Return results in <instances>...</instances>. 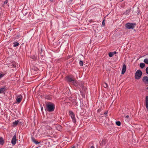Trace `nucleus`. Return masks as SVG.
Returning <instances> with one entry per match:
<instances>
[{"mask_svg":"<svg viewBox=\"0 0 148 148\" xmlns=\"http://www.w3.org/2000/svg\"><path fill=\"white\" fill-rule=\"evenodd\" d=\"M142 74V72L140 70H138L136 72L135 78L136 79H139L140 78Z\"/></svg>","mask_w":148,"mask_h":148,"instance_id":"f257e3e1","label":"nucleus"},{"mask_svg":"<svg viewBox=\"0 0 148 148\" xmlns=\"http://www.w3.org/2000/svg\"><path fill=\"white\" fill-rule=\"evenodd\" d=\"M136 24L132 23H127L125 25V27L128 29H133L135 27Z\"/></svg>","mask_w":148,"mask_h":148,"instance_id":"f03ea898","label":"nucleus"},{"mask_svg":"<svg viewBox=\"0 0 148 148\" xmlns=\"http://www.w3.org/2000/svg\"><path fill=\"white\" fill-rule=\"evenodd\" d=\"M47 110L49 112H52L54 110L55 106L53 104H47Z\"/></svg>","mask_w":148,"mask_h":148,"instance_id":"7ed1b4c3","label":"nucleus"},{"mask_svg":"<svg viewBox=\"0 0 148 148\" xmlns=\"http://www.w3.org/2000/svg\"><path fill=\"white\" fill-rule=\"evenodd\" d=\"M74 81L75 82L74 83H72V84L74 85L76 87H79V86H80L82 88L83 87V85L82 83V82H80V83H79L77 82L76 81V80H74Z\"/></svg>","mask_w":148,"mask_h":148,"instance_id":"20e7f679","label":"nucleus"},{"mask_svg":"<svg viewBox=\"0 0 148 148\" xmlns=\"http://www.w3.org/2000/svg\"><path fill=\"white\" fill-rule=\"evenodd\" d=\"M70 115L72 119L73 122L74 123L76 122V120L75 117V116L74 113L72 111H70Z\"/></svg>","mask_w":148,"mask_h":148,"instance_id":"39448f33","label":"nucleus"},{"mask_svg":"<svg viewBox=\"0 0 148 148\" xmlns=\"http://www.w3.org/2000/svg\"><path fill=\"white\" fill-rule=\"evenodd\" d=\"M23 97L21 95H19L18 96L16 100V102L17 103H19L22 99Z\"/></svg>","mask_w":148,"mask_h":148,"instance_id":"423d86ee","label":"nucleus"},{"mask_svg":"<svg viewBox=\"0 0 148 148\" xmlns=\"http://www.w3.org/2000/svg\"><path fill=\"white\" fill-rule=\"evenodd\" d=\"M16 136L15 134L14 136L11 140V143L13 145H15L16 144Z\"/></svg>","mask_w":148,"mask_h":148,"instance_id":"0eeeda50","label":"nucleus"},{"mask_svg":"<svg viewBox=\"0 0 148 148\" xmlns=\"http://www.w3.org/2000/svg\"><path fill=\"white\" fill-rule=\"evenodd\" d=\"M143 81L145 84H148V77L145 76L143 77Z\"/></svg>","mask_w":148,"mask_h":148,"instance_id":"6e6552de","label":"nucleus"},{"mask_svg":"<svg viewBox=\"0 0 148 148\" xmlns=\"http://www.w3.org/2000/svg\"><path fill=\"white\" fill-rule=\"evenodd\" d=\"M66 80L67 81L69 82H71V84L72 83H74L75 82L72 78L69 76H67L66 77Z\"/></svg>","mask_w":148,"mask_h":148,"instance_id":"1a4fd4ad","label":"nucleus"},{"mask_svg":"<svg viewBox=\"0 0 148 148\" xmlns=\"http://www.w3.org/2000/svg\"><path fill=\"white\" fill-rule=\"evenodd\" d=\"M126 69V66L125 64H123L122 69V74H123L125 72Z\"/></svg>","mask_w":148,"mask_h":148,"instance_id":"9d476101","label":"nucleus"},{"mask_svg":"<svg viewBox=\"0 0 148 148\" xmlns=\"http://www.w3.org/2000/svg\"><path fill=\"white\" fill-rule=\"evenodd\" d=\"M20 122L18 120H17L15 121L12 124L13 126L14 127L16 126L18 124L20 123Z\"/></svg>","mask_w":148,"mask_h":148,"instance_id":"9b49d317","label":"nucleus"},{"mask_svg":"<svg viewBox=\"0 0 148 148\" xmlns=\"http://www.w3.org/2000/svg\"><path fill=\"white\" fill-rule=\"evenodd\" d=\"M145 106L147 109L148 110V96H146L145 98Z\"/></svg>","mask_w":148,"mask_h":148,"instance_id":"f8f14e48","label":"nucleus"},{"mask_svg":"<svg viewBox=\"0 0 148 148\" xmlns=\"http://www.w3.org/2000/svg\"><path fill=\"white\" fill-rule=\"evenodd\" d=\"M116 53H117V52L116 51H114L113 52H110L108 54L109 56V57H112L115 54H116Z\"/></svg>","mask_w":148,"mask_h":148,"instance_id":"ddd939ff","label":"nucleus"},{"mask_svg":"<svg viewBox=\"0 0 148 148\" xmlns=\"http://www.w3.org/2000/svg\"><path fill=\"white\" fill-rule=\"evenodd\" d=\"M56 129L58 131H60L62 129V127L60 125H57L56 126Z\"/></svg>","mask_w":148,"mask_h":148,"instance_id":"4468645a","label":"nucleus"},{"mask_svg":"<svg viewBox=\"0 0 148 148\" xmlns=\"http://www.w3.org/2000/svg\"><path fill=\"white\" fill-rule=\"evenodd\" d=\"M5 91V88L4 87L0 88V93H3Z\"/></svg>","mask_w":148,"mask_h":148,"instance_id":"2eb2a0df","label":"nucleus"},{"mask_svg":"<svg viewBox=\"0 0 148 148\" xmlns=\"http://www.w3.org/2000/svg\"><path fill=\"white\" fill-rule=\"evenodd\" d=\"M4 143V141L3 138L1 137H0V144L3 145Z\"/></svg>","mask_w":148,"mask_h":148,"instance_id":"dca6fc26","label":"nucleus"},{"mask_svg":"<svg viewBox=\"0 0 148 148\" xmlns=\"http://www.w3.org/2000/svg\"><path fill=\"white\" fill-rule=\"evenodd\" d=\"M145 64L144 63H141L140 64V67L143 69L145 66Z\"/></svg>","mask_w":148,"mask_h":148,"instance_id":"f3484780","label":"nucleus"},{"mask_svg":"<svg viewBox=\"0 0 148 148\" xmlns=\"http://www.w3.org/2000/svg\"><path fill=\"white\" fill-rule=\"evenodd\" d=\"M18 45L19 43L18 42H16L14 43L13 46L14 47H16L18 46Z\"/></svg>","mask_w":148,"mask_h":148,"instance_id":"a211bd4d","label":"nucleus"},{"mask_svg":"<svg viewBox=\"0 0 148 148\" xmlns=\"http://www.w3.org/2000/svg\"><path fill=\"white\" fill-rule=\"evenodd\" d=\"M46 127L47 130H51V129H52V128L51 127L48 125L46 126Z\"/></svg>","mask_w":148,"mask_h":148,"instance_id":"6ab92c4d","label":"nucleus"},{"mask_svg":"<svg viewBox=\"0 0 148 148\" xmlns=\"http://www.w3.org/2000/svg\"><path fill=\"white\" fill-rule=\"evenodd\" d=\"M131 11V9H129L127 10L125 12L126 14H128Z\"/></svg>","mask_w":148,"mask_h":148,"instance_id":"aec40b11","label":"nucleus"},{"mask_svg":"<svg viewBox=\"0 0 148 148\" xmlns=\"http://www.w3.org/2000/svg\"><path fill=\"white\" fill-rule=\"evenodd\" d=\"M116 123L117 125L118 126H119L121 125V123L119 121H116Z\"/></svg>","mask_w":148,"mask_h":148,"instance_id":"412c9836","label":"nucleus"},{"mask_svg":"<svg viewBox=\"0 0 148 148\" xmlns=\"http://www.w3.org/2000/svg\"><path fill=\"white\" fill-rule=\"evenodd\" d=\"M144 62L146 64H148V59L146 58L144 60Z\"/></svg>","mask_w":148,"mask_h":148,"instance_id":"4be33fe9","label":"nucleus"},{"mask_svg":"<svg viewBox=\"0 0 148 148\" xmlns=\"http://www.w3.org/2000/svg\"><path fill=\"white\" fill-rule=\"evenodd\" d=\"M32 140L33 142L36 144H37L39 143H40L38 142L37 141L35 140L34 139H32Z\"/></svg>","mask_w":148,"mask_h":148,"instance_id":"5701e85b","label":"nucleus"},{"mask_svg":"<svg viewBox=\"0 0 148 148\" xmlns=\"http://www.w3.org/2000/svg\"><path fill=\"white\" fill-rule=\"evenodd\" d=\"M79 64L80 66H82L83 65V63L82 61V60H80L79 62Z\"/></svg>","mask_w":148,"mask_h":148,"instance_id":"b1692460","label":"nucleus"},{"mask_svg":"<svg viewBox=\"0 0 148 148\" xmlns=\"http://www.w3.org/2000/svg\"><path fill=\"white\" fill-rule=\"evenodd\" d=\"M103 86L104 88H106L108 86V85L106 83H105L103 84Z\"/></svg>","mask_w":148,"mask_h":148,"instance_id":"393cba45","label":"nucleus"},{"mask_svg":"<svg viewBox=\"0 0 148 148\" xmlns=\"http://www.w3.org/2000/svg\"><path fill=\"white\" fill-rule=\"evenodd\" d=\"M146 73L148 74V67L146 68Z\"/></svg>","mask_w":148,"mask_h":148,"instance_id":"a878e982","label":"nucleus"},{"mask_svg":"<svg viewBox=\"0 0 148 148\" xmlns=\"http://www.w3.org/2000/svg\"><path fill=\"white\" fill-rule=\"evenodd\" d=\"M3 76V75L0 73V79Z\"/></svg>","mask_w":148,"mask_h":148,"instance_id":"bb28decb","label":"nucleus"},{"mask_svg":"<svg viewBox=\"0 0 148 148\" xmlns=\"http://www.w3.org/2000/svg\"><path fill=\"white\" fill-rule=\"evenodd\" d=\"M102 25L103 26H104L105 25V22H104V20H103L102 22Z\"/></svg>","mask_w":148,"mask_h":148,"instance_id":"cd10ccee","label":"nucleus"},{"mask_svg":"<svg viewBox=\"0 0 148 148\" xmlns=\"http://www.w3.org/2000/svg\"><path fill=\"white\" fill-rule=\"evenodd\" d=\"M7 2H8L7 1H6L4 2V4H5L7 3Z\"/></svg>","mask_w":148,"mask_h":148,"instance_id":"c85d7f7f","label":"nucleus"},{"mask_svg":"<svg viewBox=\"0 0 148 148\" xmlns=\"http://www.w3.org/2000/svg\"><path fill=\"white\" fill-rule=\"evenodd\" d=\"M126 118L128 119L129 118V116L128 115H127L126 116Z\"/></svg>","mask_w":148,"mask_h":148,"instance_id":"c756f323","label":"nucleus"},{"mask_svg":"<svg viewBox=\"0 0 148 148\" xmlns=\"http://www.w3.org/2000/svg\"><path fill=\"white\" fill-rule=\"evenodd\" d=\"M90 148H95V147L94 146H92Z\"/></svg>","mask_w":148,"mask_h":148,"instance_id":"7c9ffc66","label":"nucleus"},{"mask_svg":"<svg viewBox=\"0 0 148 148\" xmlns=\"http://www.w3.org/2000/svg\"><path fill=\"white\" fill-rule=\"evenodd\" d=\"M43 110V107H41V110L42 111Z\"/></svg>","mask_w":148,"mask_h":148,"instance_id":"2f4dec72","label":"nucleus"},{"mask_svg":"<svg viewBox=\"0 0 148 148\" xmlns=\"http://www.w3.org/2000/svg\"><path fill=\"white\" fill-rule=\"evenodd\" d=\"M147 89L148 90V87L147 88Z\"/></svg>","mask_w":148,"mask_h":148,"instance_id":"473e14b6","label":"nucleus"}]
</instances>
